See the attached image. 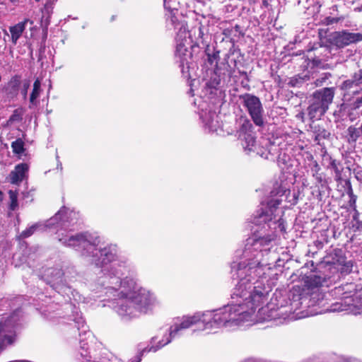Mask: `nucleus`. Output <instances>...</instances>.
<instances>
[{"label": "nucleus", "mask_w": 362, "mask_h": 362, "mask_svg": "<svg viewBox=\"0 0 362 362\" xmlns=\"http://www.w3.org/2000/svg\"><path fill=\"white\" fill-rule=\"evenodd\" d=\"M76 212L63 206L55 214V219L62 222H69L72 221L73 218H76Z\"/></svg>", "instance_id": "obj_16"}, {"label": "nucleus", "mask_w": 362, "mask_h": 362, "mask_svg": "<svg viewBox=\"0 0 362 362\" xmlns=\"http://www.w3.org/2000/svg\"><path fill=\"white\" fill-rule=\"evenodd\" d=\"M242 123L238 130V137H242L243 135L250 134L253 132V126L250 121L246 118L240 119Z\"/></svg>", "instance_id": "obj_21"}, {"label": "nucleus", "mask_w": 362, "mask_h": 362, "mask_svg": "<svg viewBox=\"0 0 362 362\" xmlns=\"http://www.w3.org/2000/svg\"><path fill=\"white\" fill-rule=\"evenodd\" d=\"M330 133L325 129H320L315 135V140L320 141L322 139H327Z\"/></svg>", "instance_id": "obj_32"}, {"label": "nucleus", "mask_w": 362, "mask_h": 362, "mask_svg": "<svg viewBox=\"0 0 362 362\" xmlns=\"http://www.w3.org/2000/svg\"><path fill=\"white\" fill-rule=\"evenodd\" d=\"M362 40V33H349L347 31L336 32L333 34V43L339 47H343L351 43H356Z\"/></svg>", "instance_id": "obj_7"}, {"label": "nucleus", "mask_w": 362, "mask_h": 362, "mask_svg": "<svg viewBox=\"0 0 362 362\" xmlns=\"http://www.w3.org/2000/svg\"><path fill=\"white\" fill-rule=\"evenodd\" d=\"M272 140L269 136H263L259 141L257 153L264 159H268L271 154Z\"/></svg>", "instance_id": "obj_12"}, {"label": "nucleus", "mask_w": 362, "mask_h": 362, "mask_svg": "<svg viewBox=\"0 0 362 362\" xmlns=\"http://www.w3.org/2000/svg\"><path fill=\"white\" fill-rule=\"evenodd\" d=\"M323 279L318 276L311 275L306 278L303 292H308L315 290H320V286L322 285Z\"/></svg>", "instance_id": "obj_15"}, {"label": "nucleus", "mask_w": 362, "mask_h": 362, "mask_svg": "<svg viewBox=\"0 0 362 362\" xmlns=\"http://www.w3.org/2000/svg\"><path fill=\"white\" fill-rule=\"evenodd\" d=\"M200 320L201 319L195 315L184 318L180 324H175L170 327V337H175L180 330L187 329Z\"/></svg>", "instance_id": "obj_11"}, {"label": "nucleus", "mask_w": 362, "mask_h": 362, "mask_svg": "<svg viewBox=\"0 0 362 362\" xmlns=\"http://www.w3.org/2000/svg\"><path fill=\"white\" fill-rule=\"evenodd\" d=\"M339 18H332V17H327L326 18L325 21H326V23L327 24H332V23H337L339 21Z\"/></svg>", "instance_id": "obj_34"}, {"label": "nucleus", "mask_w": 362, "mask_h": 362, "mask_svg": "<svg viewBox=\"0 0 362 362\" xmlns=\"http://www.w3.org/2000/svg\"><path fill=\"white\" fill-rule=\"evenodd\" d=\"M310 78H315L313 74H312V76L310 77L307 74H303V75H297L291 78L288 83L293 87H300Z\"/></svg>", "instance_id": "obj_18"}, {"label": "nucleus", "mask_w": 362, "mask_h": 362, "mask_svg": "<svg viewBox=\"0 0 362 362\" xmlns=\"http://www.w3.org/2000/svg\"><path fill=\"white\" fill-rule=\"evenodd\" d=\"M170 341V339H168L166 342L165 343H163L161 344L160 342H159V345L157 346L156 348H154L153 346H151L149 349L146 350V349H144L141 351H140L139 353V354L135 357V359L132 361V362H141V358L143 356V354L144 352L146 351H151L153 350V351H156L157 350V349H160L161 348L162 346H163L164 345L168 344L169 342Z\"/></svg>", "instance_id": "obj_28"}, {"label": "nucleus", "mask_w": 362, "mask_h": 362, "mask_svg": "<svg viewBox=\"0 0 362 362\" xmlns=\"http://www.w3.org/2000/svg\"><path fill=\"white\" fill-rule=\"evenodd\" d=\"M12 4H16L18 0H9Z\"/></svg>", "instance_id": "obj_43"}, {"label": "nucleus", "mask_w": 362, "mask_h": 362, "mask_svg": "<svg viewBox=\"0 0 362 362\" xmlns=\"http://www.w3.org/2000/svg\"><path fill=\"white\" fill-rule=\"evenodd\" d=\"M240 98L243 99V105L246 107L254 123L259 127L263 126L262 107L259 99L248 93L240 95Z\"/></svg>", "instance_id": "obj_4"}, {"label": "nucleus", "mask_w": 362, "mask_h": 362, "mask_svg": "<svg viewBox=\"0 0 362 362\" xmlns=\"http://www.w3.org/2000/svg\"><path fill=\"white\" fill-rule=\"evenodd\" d=\"M13 153L22 154L25 151L24 142L21 139H17L11 143Z\"/></svg>", "instance_id": "obj_25"}, {"label": "nucleus", "mask_w": 362, "mask_h": 362, "mask_svg": "<svg viewBox=\"0 0 362 362\" xmlns=\"http://www.w3.org/2000/svg\"><path fill=\"white\" fill-rule=\"evenodd\" d=\"M28 169V165L25 163L16 165L14 170L9 174L10 182L13 185H18L21 183L26 177Z\"/></svg>", "instance_id": "obj_9"}, {"label": "nucleus", "mask_w": 362, "mask_h": 362, "mask_svg": "<svg viewBox=\"0 0 362 362\" xmlns=\"http://www.w3.org/2000/svg\"><path fill=\"white\" fill-rule=\"evenodd\" d=\"M232 29L230 28H226L223 30V35H224L226 37H230L232 34Z\"/></svg>", "instance_id": "obj_35"}, {"label": "nucleus", "mask_w": 362, "mask_h": 362, "mask_svg": "<svg viewBox=\"0 0 362 362\" xmlns=\"http://www.w3.org/2000/svg\"><path fill=\"white\" fill-rule=\"evenodd\" d=\"M238 138L242 141V146L245 150H252L255 144V136L254 132L243 135L242 137Z\"/></svg>", "instance_id": "obj_20"}, {"label": "nucleus", "mask_w": 362, "mask_h": 362, "mask_svg": "<svg viewBox=\"0 0 362 362\" xmlns=\"http://www.w3.org/2000/svg\"><path fill=\"white\" fill-rule=\"evenodd\" d=\"M267 295V291L257 288L249 299L245 297L244 303L230 308L229 310L203 314L202 322L205 323V329H211L224 326L228 322L249 321L255 313V303L263 302Z\"/></svg>", "instance_id": "obj_1"}, {"label": "nucleus", "mask_w": 362, "mask_h": 362, "mask_svg": "<svg viewBox=\"0 0 362 362\" xmlns=\"http://www.w3.org/2000/svg\"><path fill=\"white\" fill-rule=\"evenodd\" d=\"M335 94L334 88H324L316 90L312 95L310 103L318 106L326 110H328L329 105L332 103Z\"/></svg>", "instance_id": "obj_5"}, {"label": "nucleus", "mask_w": 362, "mask_h": 362, "mask_svg": "<svg viewBox=\"0 0 362 362\" xmlns=\"http://www.w3.org/2000/svg\"><path fill=\"white\" fill-rule=\"evenodd\" d=\"M297 301H298V300H296L293 298L292 300V303H291L292 306L294 307L296 309L298 308V305Z\"/></svg>", "instance_id": "obj_39"}, {"label": "nucleus", "mask_w": 362, "mask_h": 362, "mask_svg": "<svg viewBox=\"0 0 362 362\" xmlns=\"http://www.w3.org/2000/svg\"><path fill=\"white\" fill-rule=\"evenodd\" d=\"M234 29L235 30L236 32H240V26L239 25H235Z\"/></svg>", "instance_id": "obj_41"}, {"label": "nucleus", "mask_w": 362, "mask_h": 362, "mask_svg": "<svg viewBox=\"0 0 362 362\" xmlns=\"http://www.w3.org/2000/svg\"><path fill=\"white\" fill-rule=\"evenodd\" d=\"M91 235L88 232L78 233L68 238H60L59 241L67 247H76L85 246L90 243Z\"/></svg>", "instance_id": "obj_8"}, {"label": "nucleus", "mask_w": 362, "mask_h": 362, "mask_svg": "<svg viewBox=\"0 0 362 362\" xmlns=\"http://www.w3.org/2000/svg\"><path fill=\"white\" fill-rule=\"evenodd\" d=\"M272 0H262V4L265 7H268L270 5Z\"/></svg>", "instance_id": "obj_37"}, {"label": "nucleus", "mask_w": 362, "mask_h": 362, "mask_svg": "<svg viewBox=\"0 0 362 362\" xmlns=\"http://www.w3.org/2000/svg\"><path fill=\"white\" fill-rule=\"evenodd\" d=\"M3 200V192L0 190V202Z\"/></svg>", "instance_id": "obj_42"}, {"label": "nucleus", "mask_w": 362, "mask_h": 362, "mask_svg": "<svg viewBox=\"0 0 362 362\" xmlns=\"http://www.w3.org/2000/svg\"><path fill=\"white\" fill-rule=\"evenodd\" d=\"M41 90V81L39 78H37L33 83V90L30 95L29 100L31 105L34 106L37 105V98L40 95Z\"/></svg>", "instance_id": "obj_17"}, {"label": "nucleus", "mask_w": 362, "mask_h": 362, "mask_svg": "<svg viewBox=\"0 0 362 362\" xmlns=\"http://www.w3.org/2000/svg\"><path fill=\"white\" fill-rule=\"evenodd\" d=\"M362 83V73L355 74L354 79H349L343 82L341 89L349 90L351 88L359 86Z\"/></svg>", "instance_id": "obj_19"}, {"label": "nucleus", "mask_w": 362, "mask_h": 362, "mask_svg": "<svg viewBox=\"0 0 362 362\" xmlns=\"http://www.w3.org/2000/svg\"><path fill=\"white\" fill-rule=\"evenodd\" d=\"M100 267H103L115 259V253L114 249L110 245L105 246L103 248L100 249Z\"/></svg>", "instance_id": "obj_14"}, {"label": "nucleus", "mask_w": 362, "mask_h": 362, "mask_svg": "<svg viewBox=\"0 0 362 362\" xmlns=\"http://www.w3.org/2000/svg\"><path fill=\"white\" fill-rule=\"evenodd\" d=\"M18 192L9 190L8 195L10 199L9 209L11 211H15L18 206Z\"/></svg>", "instance_id": "obj_26"}, {"label": "nucleus", "mask_w": 362, "mask_h": 362, "mask_svg": "<svg viewBox=\"0 0 362 362\" xmlns=\"http://www.w3.org/2000/svg\"><path fill=\"white\" fill-rule=\"evenodd\" d=\"M21 83L22 76L19 74L13 75L10 79L4 83L1 91L6 100L10 102L18 98L19 93H21Z\"/></svg>", "instance_id": "obj_6"}, {"label": "nucleus", "mask_w": 362, "mask_h": 362, "mask_svg": "<svg viewBox=\"0 0 362 362\" xmlns=\"http://www.w3.org/2000/svg\"><path fill=\"white\" fill-rule=\"evenodd\" d=\"M356 104L357 107H359L361 105H362V96L356 100Z\"/></svg>", "instance_id": "obj_38"}, {"label": "nucleus", "mask_w": 362, "mask_h": 362, "mask_svg": "<svg viewBox=\"0 0 362 362\" xmlns=\"http://www.w3.org/2000/svg\"><path fill=\"white\" fill-rule=\"evenodd\" d=\"M252 283L249 280L246 279H242L238 282L236 288V295L239 296L241 298H244L246 296L247 293H249V297L247 298L249 299L250 296L254 292L255 288H259L260 289H264V291L268 292V294H269V290L266 289L264 287H261L259 286H255L253 288L252 291H249L248 290H250L252 288ZM269 295H267V297L266 299L264 300L263 302H260L258 303L257 302L255 303V310L257 307H259L261 304L267 303L265 306L261 307L257 314V320L256 321L257 322H264L266 321H270L272 320V308H269Z\"/></svg>", "instance_id": "obj_3"}, {"label": "nucleus", "mask_w": 362, "mask_h": 362, "mask_svg": "<svg viewBox=\"0 0 362 362\" xmlns=\"http://www.w3.org/2000/svg\"><path fill=\"white\" fill-rule=\"evenodd\" d=\"M24 111L23 108H17L13 111L12 115L7 120V124H12L14 122L22 121Z\"/></svg>", "instance_id": "obj_24"}, {"label": "nucleus", "mask_w": 362, "mask_h": 362, "mask_svg": "<svg viewBox=\"0 0 362 362\" xmlns=\"http://www.w3.org/2000/svg\"><path fill=\"white\" fill-rule=\"evenodd\" d=\"M325 295L320 290H315L308 292H303L302 296L299 297L300 300H301L300 304L306 303L308 304V306H314L317 304H319L323 299Z\"/></svg>", "instance_id": "obj_10"}, {"label": "nucleus", "mask_w": 362, "mask_h": 362, "mask_svg": "<svg viewBox=\"0 0 362 362\" xmlns=\"http://www.w3.org/2000/svg\"><path fill=\"white\" fill-rule=\"evenodd\" d=\"M38 227L39 225L37 223H35L25 230H23L19 235V239H25L29 238L35 232Z\"/></svg>", "instance_id": "obj_29"}, {"label": "nucleus", "mask_w": 362, "mask_h": 362, "mask_svg": "<svg viewBox=\"0 0 362 362\" xmlns=\"http://www.w3.org/2000/svg\"><path fill=\"white\" fill-rule=\"evenodd\" d=\"M331 76V74L329 73H323L322 74L319 78H317L315 81V86H323L326 81L328 80L329 78V77Z\"/></svg>", "instance_id": "obj_30"}, {"label": "nucleus", "mask_w": 362, "mask_h": 362, "mask_svg": "<svg viewBox=\"0 0 362 362\" xmlns=\"http://www.w3.org/2000/svg\"><path fill=\"white\" fill-rule=\"evenodd\" d=\"M35 1H37V2H39V1H40L41 0H35Z\"/></svg>", "instance_id": "obj_45"}, {"label": "nucleus", "mask_w": 362, "mask_h": 362, "mask_svg": "<svg viewBox=\"0 0 362 362\" xmlns=\"http://www.w3.org/2000/svg\"><path fill=\"white\" fill-rule=\"evenodd\" d=\"M279 308V306H277L276 308V310H278ZM280 308H283L285 310L281 312V317L284 318V319H286L287 317H288V313L291 312V310H288L286 305H283L282 303L280 305Z\"/></svg>", "instance_id": "obj_33"}, {"label": "nucleus", "mask_w": 362, "mask_h": 362, "mask_svg": "<svg viewBox=\"0 0 362 362\" xmlns=\"http://www.w3.org/2000/svg\"><path fill=\"white\" fill-rule=\"evenodd\" d=\"M44 8H45V9L48 10L49 8H52V5L49 4V3L47 2V3H46L45 4V7Z\"/></svg>", "instance_id": "obj_40"}, {"label": "nucleus", "mask_w": 362, "mask_h": 362, "mask_svg": "<svg viewBox=\"0 0 362 362\" xmlns=\"http://www.w3.org/2000/svg\"><path fill=\"white\" fill-rule=\"evenodd\" d=\"M29 23L30 25L33 24V21L30 19L25 18L23 21L19 22L13 26L9 28V31L11 35V40L13 44H16L18 40L22 35L25 29V25Z\"/></svg>", "instance_id": "obj_13"}, {"label": "nucleus", "mask_w": 362, "mask_h": 362, "mask_svg": "<svg viewBox=\"0 0 362 362\" xmlns=\"http://www.w3.org/2000/svg\"><path fill=\"white\" fill-rule=\"evenodd\" d=\"M156 303V299L153 293L144 288H140L126 298L124 302L119 305L118 312L128 315H133L134 310L146 313Z\"/></svg>", "instance_id": "obj_2"}, {"label": "nucleus", "mask_w": 362, "mask_h": 362, "mask_svg": "<svg viewBox=\"0 0 362 362\" xmlns=\"http://www.w3.org/2000/svg\"><path fill=\"white\" fill-rule=\"evenodd\" d=\"M332 311H343V310H346L345 308H341V305L339 306V304L337 303L336 305H334V308L332 309Z\"/></svg>", "instance_id": "obj_36"}, {"label": "nucleus", "mask_w": 362, "mask_h": 362, "mask_svg": "<svg viewBox=\"0 0 362 362\" xmlns=\"http://www.w3.org/2000/svg\"><path fill=\"white\" fill-rule=\"evenodd\" d=\"M332 165H335L334 161L332 162Z\"/></svg>", "instance_id": "obj_44"}, {"label": "nucleus", "mask_w": 362, "mask_h": 362, "mask_svg": "<svg viewBox=\"0 0 362 362\" xmlns=\"http://www.w3.org/2000/svg\"><path fill=\"white\" fill-rule=\"evenodd\" d=\"M30 87V81L28 80L22 81L21 87V94L24 100L27 99L28 90Z\"/></svg>", "instance_id": "obj_31"}, {"label": "nucleus", "mask_w": 362, "mask_h": 362, "mask_svg": "<svg viewBox=\"0 0 362 362\" xmlns=\"http://www.w3.org/2000/svg\"><path fill=\"white\" fill-rule=\"evenodd\" d=\"M13 336L7 335L0 330V352L4 350L8 345H11L14 342Z\"/></svg>", "instance_id": "obj_23"}, {"label": "nucleus", "mask_w": 362, "mask_h": 362, "mask_svg": "<svg viewBox=\"0 0 362 362\" xmlns=\"http://www.w3.org/2000/svg\"><path fill=\"white\" fill-rule=\"evenodd\" d=\"M326 111L327 110H325L324 107L321 108L318 106L317 107L312 103H310L308 107V114L310 119L312 120L320 118L326 112Z\"/></svg>", "instance_id": "obj_22"}, {"label": "nucleus", "mask_w": 362, "mask_h": 362, "mask_svg": "<svg viewBox=\"0 0 362 362\" xmlns=\"http://www.w3.org/2000/svg\"><path fill=\"white\" fill-rule=\"evenodd\" d=\"M348 134L349 136V139L352 141H356L362 134L361 127L357 129L354 126H350L348 129Z\"/></svg>", "instance_id": "obj_27"}]
</instances>
